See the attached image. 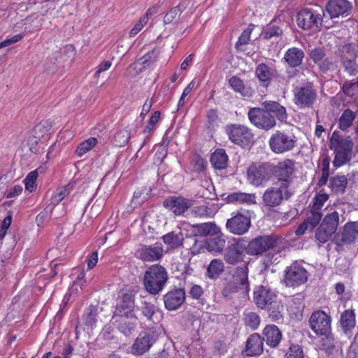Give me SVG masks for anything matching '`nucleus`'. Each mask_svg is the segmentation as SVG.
<instances>
[{
    "instance_id": "obj_21",
    "label": "nucleus",
    "mask_w": 358,
    "mask_h": 358,
    "mask_svg": "<svg viewBox=\"0 0 358 358\" xmlns=\"http://www.w3.org/2000/svg\"><path fill=\"white\" fill-rule=\"evenodd\" d=\"M192 205L191 200L181 196H171L164 201V206L176 215L184 213Z\"/></svg>"
},
{
    "instance_id": "obj_1",
    "label": "nucleus",
    "mask_w": 358,
    "mask_h": 358,
    "mask_svg": "<svg viewBox=\"0 0 358 358\" xmlns=\"http://www.w3.org/2000/svg\"><path fill=\"white\" fill-rule=\"evenodd\" d=\"M353 141L350 136H342L338 131H334L331 139L329 148L335 154L333 164L339 167L347 164L352 158Z\"/></svg>"
},
{
    "instance_id": "obj_4",
    "label": "nucleus",
    "mask_w": 358,
    "mask_h": 358,
    "mask_svg": "<svg viewBox=\"0 0 358 358\" xmlns=\"http://www.w3.org/2000/svg\"><path fill=\"white\" fill-rule=\"evenodd\" d=\"M339 223L338 211L328 213L315 231V238L320 243H327L336 231Z\"/></svg>"
},
{
    "instance_id": "obj_37",
    "label": "nucleus",
    "mask_w": 358,
    "mask_h": 358,
    "mask_svg": "<svg viewBox=\"0 0 358 358\" xmlns=\"http://www.w3.org/2000/svg\"><path fill=\"white\" fill-rule=\"evenodd\" d=\"M229 83L235 92L240 93L243 96L250 97L252 96L251 87L246 86L241 78L233 76L229 79Z\"/></svg>"
},
{
    "instance_id": "obj_39",
    "label": "nucleus",
    "mask_w": 358,
    "mask_h": 358,
    "mask_svg": "<svg viewBox=\"0 0 358 358\" xmlns=\"http://www.w3.org/2000/svg\"><path fill=\"white\" fill-rule=\"evenodd\" d=\"M228 157L223 149L216 150L211 155L210 162L216 169H224L227 167Z\"/></svg>"
},
{
    "instance_id": "obj_50",
    "label": "nucleus",
    "mask_w": 358,
    "mask_h": 358,
    "mask_svg": "<svg viewBox=\"0 0 358 358\" xmlns=\"http://www.w3.org/2000/svg\"><path fill=\"white\" fill-rule=\"evenodd\" d=\"M322 216V214L320 211L311 209L310 214L304 221L310 226V229H313L319 224Z\"/></svg>"
},
{
    "instance_id": "obj_24",
    "label": "nucleus",
    "mask_w": 358,
    "mask_h": 358,
    "mask_svg": "<svg viewBox=\"0 0 358 358\" xmlns=\"http://www.w3.org/2000/svg\"><path fill=\"white\" fill-rule=\"evenodd\" d=\"M264 339L258 334H252L248 338L245 352L248 356H258L263 352Z\"/></svg>"
},
{
    "instance_id": "obj_32",
    "label": "nucleus",
    "mask_w": 358,
    "mask_h": 358,
    "mask_svg": "<svg viewBox=\"0 0 358 358\" xmlns=\"http://www.w3.org/2000/svg\"><path fill=\"white\" fill-rule=\"evenodd\" d=\"M228 203L237 204H255L256 203V196L255 194H247L244 192H233L227 197Z\"/></svg>"
},
{
    "instance_id": "obj_35",
    "label": "nucleus",
    "mask_w": 358,
    "mask_h": 358,
    "mask_svg": "<svg viewBox=\"0 0 358 358\" xmlns=\"http://www.w3.org/2000/svg\"><path fill=\"white\" fill-rule=\"evenodd\" d=\"M213 238L206 242V248L209 252H220L225 247L226 240L224 235L221 232L213 235Z\"/></svg>"
},
{
    "instance_id": "obj_19",
    "label": "nucleus",
    "mask_w": 358,
    "mask_h": 358,
    "mask_svg": "<svg viewBox=\"0 0 358 358\" xmlns=\"http://www.w3.org/2000/svg\"><path fill=\"white\" fill-rule=\"evenodd\" d=\"M164 249L161 244L143 245L136 251V256L143 262H155L164 255Z\"/></svg>"
},
{
    "instance_id": "obj_16",
    "label": "nucleus",
    "mask_w": 358,
    "mask_h": 358,
    "mask_svg": "<svg viewBox=\"0 0 358 358\" xmlns=\"http://www.w3.org/2000/svg\"><path fill=\"white\" fill-rule=\"evenodd\" d=\"M297 24L303 29H318L322 24V17L320 13H315L311 10L303 9L298 13Z\"/></svg>"
},
{
    "instance_id": "obj_6",
    "label": "nucleus",
    "mask_w": 358,
    "mask_h": 358,
    "mask_svg": "<svg viewBox=\"0 0 358 358\" xmlns=\"http://www.w3.org/2000/svg\"><path fill=\"white\" fill-rule=\"evenodd\" d=\"M272 171L278 179V184L282 185L285 189L292 188L294 163L292 159H287L279 162Z\"/></svg>"
},
{
    "instance_id": "obj_58",
    "label": "nucleus",
    "mask_w": 358,
    "mask_h": 358,
    "mask_svg": "<svg viewBox=\"0 0 358 358\" xmlns=\"http://www.w3.org/2000/svg\"><path fill=\"white\" fill-rule=\"evenodd\" d=\"M325 337L322 338V347L324 350H331L336 347V342L334 336L331 333L324 335Z\"/></svg>"
},
{
    "instance_id": "obj_17",
    "label": "nucleus",
    "mask_w": 358,
    "mask_h": 358,
    "mask_svg": "<svg viewBox=\"0 0 358 358\" xmlns=\"http://www.w3.org/2000/svg\"><path fill=\"white\" fill-rule=\"evenodd\" d=\"M134 296L131 293H125L122 296V300L119 306H117L113 319L116 320L117 317L134 318V308H135Z\"/></svg>"
},
{
    "instance_id": "obj_63",
    "label": "nucleus",
    "mask_w": 358,
    "mask_h": 358,
    "mask_svg": "<svg viewBox=\"0 0 358 358\" xmlns=\"http://www.w3.org/2000/svg\"><path fill=\"white\" fill-rule=\"evenodd\" d=\"M180 10L178 7H175L171 8L164 16V23L170 24L171 23L174 19L180 14Z\"/></svg>"
},
{
    "instance_id": "obj_2",
    "label": "nucleus",
    "mask_w": 358,
    "mask_h": 358,
    "mask_svg": "<svg viewBox=\"0 0 358 358\" xmlns=\"http://www.w3.org/2000/svg\"><path fill=\"white\" fill-rule=\"evenodd\" d=\"M168 280V273L162 265L150 266L144 274V286L147 292L157 294L161 292Z\"/></svg>"
},
{
    "instance_id": "obj_38",
    "label": "nucleus",
    "mask_w": 358,
    "mask_h": 358,
    "mask_svg": "<svg viewBox=\"0 0 358 358\" xmlns=\"http://www.w3.org/2000/svg\"><path fill=\"white\" fill-rule=\"evenodd\" d=\"M163 242L171 249L178 248L182 245L184 236L180 231H172L164 235L162 237Z\"/></svg>"
},
{
    "instance_id": "obj_61",
    "label": "nucleus",
    "mask_w": 358,
    "mask_h": 358,
    "mask_svg": "<svg viewBox=\"0 0 358 358\" xmlns=\"http://www.w3.org/2000/svg\"><path fill=\"white\" fill-rule=\"evenodd\" d=\"M96 312L92 307H90L84 315L85 323L88 326H93L96 321Z\"/></svg>"
},
{
    "instance_id": "obj_44",
    "label": "nucleus",
    "mask_w": 358,
    "mask_h": 358,
    "mask_svg": "<svg viewBox=\"0 0 358 358\" xmlns=\"http://www.w3.org/2000/svg\"><path fill=\"white\" fill-rule=\"evenodd\" d=\"M243 316V322L247 327L254 330L259 326L261 320L257 313L252 311H245Z\"/></svg>"
},
{
    "instance_id": "obj_34",
    "label": "nucleus",
    "mask_w": 358,
    "mask_h": 358,
    "mask_svg": "<svg viewBox=\"0 0 358 358\" xmlns=\"http://www.w3.org/2000/svg\"><path fill=\"white\" fill-rule=\"evenodd\" d=\"M358 238V221L347 222L343 228L341 241L345 243H351Z\"/></svg>"
},
{
    "instance_id": "obj_53",
    "label": "nucleus",
    "mask_w": 358,
    "mask_h": 358,
    "mask_svg": "<svg viewBox=\"0 0 358 358\" xmlns=\"http://www.w3.org/2000/svg\"><path fill=\"white\" fill-rule=\"evenodd\" d=\"M282 34V30L277 26L269 24L263 31L262 36L265 39H270L273 36H279Z\"/></svg>"
},
{
    "instance_id": "obj_48",
    "label": "nucleus",
    "mask_w": 358,
    "mask_h": 358,
    "mask_svg": "<svg viewBox=\"0 0 358 358\" xmlns=\"http://www.w3.org/2000/svg\"><path fill=\"white\" fill-rule=\"evenodd\" d=\"M136 308L141 310L143 315L148 320H152V317L157 309L154 304L146 301H142V306H137Z\"/></svg>"
},
{
    "instance_id": "obj_31",
    "label": "nucleus",
    "mask_w": 358,
    "mask_h": 358,
    "mask_svg": "<svg viewBox=\"0 0 358 358\" xmlns=\"http://www.w3.org/2000/svg\"><path fill=\"white\" fill-rule=\"evenodd\" d=\"M357 116V112H354L350 108L345 109L338 120V127L341 131H348L353 125Z\"/></svg>"
},
{
    "instance_id": "obj_51",
    "label": "nucleus",
    "mask_w": 358,
    "mask_h": 358,
    "mask_svg": "<svg viewBox=\"0 0 358 358\" xmlns=\"http://www.w3.org/2000/svg\"><path fill=\"white\" fill-rule=\"evenodd\" d=\"M75 187V182H71L69 184H67L66 186L62 187L58 193H57L55 196L54 199L55 201L57 203L60 202L62 201L66 196L69 195L72 191L73 190Z\"/></svg>"
},
{
    "instance_id": "obj_59",
    "label": "nucleus",
    "mask_w": 358,
    "mask_h": 358,
    "mask_svg": "<svg viewBox=\"0 0 358 358\" xmlns=\"http://www.w3.org/2000/svg\"><path fill=\"white\" fill-rule=\"evenodd\" d=\"M160 118V113L159 111L155 112V113L150 118L147 126L145 127L143 132L150 133L153 131L155 124Z\"/></svg>"
},
{
    "instance_id": "obj_25",
    "label": "nucleus",
    "mask_w": 358,
    "mask_h": 358,
    "mask_svg": "<svg viewBox=\"0 0 358 358\" xmlns=\"http://www.w3.org/2000/svg\"><path fill=\"white\" fill-rule=\"evenodd\" d=\"M220 227L213 222H205L192 226V233L195 236H207L219 234Z\"/></svg>"
},
{
    "instance_id": "obj_64",
    "label": "nucleus",
    "mask_w": 358,
    "mask_h": 358,
    "mask_svg": "<svg viewBox=\"0 0 358 358\" xmlns=\"http://www.w3.org/2000/svg\"><path fill=\"white\" fill-rule=\"evenodd\" d=\"M146 17H141L139 21L134 25L133 29L130 31L129 35L131 37L136 36L140 31L142 30L143 27L148 22L146 21Z\"/></svg>"
},
{
    "instance_id": "obj_13",
    "label": "nucleus",
    "mask_w": 358,
    "mask_h": 358,
    "mask_svg": "<svg viewBox=\"0 0 358 358\" xmlns=\"http://www.w3.org/2000/svg\"><path fill=\"white\" fill-rule=\"evenodd\" d=\"M226 131L231 142L239 145H247L251 143L253 138L250 130L243 125L233 124L228 126Z\"/></svg>"
},
{
    "instance_id": "obj_47",
    "label": "nucleus",
    "mask_w": 358,
    "mask_h": 358,
    "mask_svg": "<svg viewBox=\"0 0 358 358\" xmlns=\"http://www.w3.org/2000/svg\"><path fill=\"white\" fill-rule=\"evenodd\" d=\"M97 143V139L96 138H90L83 142H82L76 149V154L78 156L81 157L92 148H94Z\"/></svg>"
},
{
    "instance_id": "obj_8",
    "label": "nucleus",
    "mask_w": 358,
    "mask_h": 358,
    "mask_svg": "<svg viewBox=\"0 0 358 358\" xmlns=\"http://www.w3.org/2000/svg\"><path fill=\"white\" fill-rule=\"evenodd\" d=\"M294 101L299 108H311L315 103L317 95L316 90L311 84L296 87L294 90Z\"/></svg>"
},
{
    "instance_id": "obj_40",
    "label": "nucleus",
    "mask_w": 358,
    "mask_h": 358,
    "mask_svg": "<svg viewBox=\"0 0 358 358\" xmlns=\"http://www.w3.org/2000/svg\"><path fill=\"white\" fill-rule=\"evenodd\" d=\"M224 270V265L222 260L220 259H214L209 264L206 275L213 280H215L222 273Z\"/></svg>"
},
{
    "instance_id": "obj_22",
    "label": "nucleus",
    "mask_w": 358,
    "mask_h": 358,
    "mask_svg": "<svg viewBox=\"0 0 358 358\" xmlns=\"http://www.w3.org/2000/svg\"><path fill=\"white\" fill-rule=\"evenodd\" d=\"M185 299V292L182 289L169 291L164 296L165 307L169 310L179 308Z\"/></svg>"
},
{
    "instance_id": "obj_9",
    "label": "nucleus",
    "mask_w": 358,
    "mask_h": 358,
    "mask_svg": "<svg viewBox=\"0 0 358 358\" xmlns=\"http://www.w3.org/2000/svg\"><path fill=\"white\" fill-rule=\"evenodd\" d=\"M271 171V166L268 164H252L248 169V180L252 185L260 186L268 180Z\"/></svg>"
},
{
    "instance_id": "obj_30",
    "label": "nucleus",
    "mask_w": 358,
    "mask_h": 358,
    "mask_svg": "<svg viewBox=\"0 0 358 358\" xmlns=\"http://www.w3.org/2000/svg\"><path fill=\"white\" fill-rule=\"evenodd\" d=\"M304 57L303 51L298 48H289L285 54L284 59L291 67H296L301 64Z\"/></svg>"
},
{
    "instance_id": "obj_3",
    "label": "nucleus",
    "mask_w": 358,
    "mask_h": 358,
    "mask_svg": "<svg viewBox=\"0 0 358 358\" xmlns=\"http://www.w3.org/2000/svg\"><path fill=\"white\" fill-rule=\"evenodd\" d=\"M269 146L276 154H282L292 150L296 143V136L290 133L276 131L270 137Z\"/></svg>"
},
{
    "instance_id": "obj_18",
    "label": "nucleus",
    "mask_w": 358,
    "mask_h": 358,
    "mask_svg": "<svg viewBox=\"0 0 358 358\" xmlns=\"http://www.w3.org/2000/svg\"><path fill=\"white\" fill-rule=\"evenodd\" d=\"M276 299L278 296L275 292L266 287L259 286L254 291V301L262 309L271 306Z\"/></svg>"
},
{
    "instance_id": "obj_52",
    "label": "nucleus",
    "mask_w": 358,
    "mask_h": 358,
    "mask_svg": "<svg viewBox=\"0 0 358 358\" xmlns=\"http://www.w3.org/2000/svg\"><path fill=\"white\" fill-rule=\"evenodd\" d=\"M341 52L342 60L343 58L345 57L352 59H356L358 57V47L352 44L345 45L342 47Z\"/></svg>"
},
{
    "instance_id": "obj_49",
    "label": "nucleus",
    "mask_w": 358,
    "mask_h": 358,
    "mask_svg": "<svg viewBox=\"0 0 358 358\" xmlns=\"http://www.w3.org/2000/svg\"><path fill=\"white\" fill-rule=\"evenodd\" d=\"M38 178V172L36 170L31 171L26 176L24 182L25 185V188L30 192H34L36 187V179Z\"/></svg>"
},
{
    "instance_id": "obj_36",
    "label": "nucleus",
    "mask_w": 358,
    "mask_h": 358,
    "mask_svg": "<svg viewBox=\"0 0 358 358\" xmlns=\"http://www.w3.org/2000/svg\"><path fill=\"white\" fill-rule=\"evenodd\" d=\"M116 322H120L118 329L126 336H129L136 329L137 324L138 317L135 315L134 318L117 317L115 320Z\"/></svg>"
},
{
    "instance_id": "obj_42",
    "label": "nucleus",
    "mask_w": 358,
    "mask_h": 358,
    "mask_svg": "<svg viewBox=\"0 0 358 358\" xmlns=\"http://www.w3.org/2000/svg\"><path fill=\"white\" fill-rule=\"evenodd\" d=\"M266 308H268L269 313L268 315L272 321H278L282 318L284 307L278 299H276L275 301Z\"/></svg>"
},
{
    "instance_id": "obj_20",
    "label": "nucleus",
    "mask_w": 358,
    "mask_h": 358,
    "mask_svg": "<svg viewBox=\"0 0 358 358\" xmlns=\"http://www.w3.org/2000/svg\"><path fill=\"white\" fill-rule=\"evenodd\" d=\"M326 10L331 18L348 15L352 10V4L348 0H330Z\"/></svg>"
},
{
    "instance_id": "obj_10",
    "label": "nucleus",
    "mask_w": 358,
    "mask_h": 358,
    "mask_svg": "<svg viewBox=\"0 0 358 358\" xmlns=\"http://www.w3.org/2000/svg\"><path fill=\"white\" fill-rule=\"evenodd\" d=\"M250 122L258 128L269 130L276 124L273 115L266 112L264 108H253L248 112Z\"/></svg>"
},
{
    "instance_id": "obj_26",
    "label": "nucleus",
    "mask_w": 358,
    "mask_h": 358,
    "mask_svg": "<svg viewBox=\"0 0 358 358\" xmlns=\"http://www.w3.org/2000/svg\"><path fill=\"white\" fill-rule=\"evenodd\" d=\"M264 340L271 347H276L280 343L282 334L279 329L274 324L267 325L263 331Z\"/></svg>"
},
{
    "instance_id": "obj_15",
    "label": "nucleus",
    "mask_w": 358,
    "mask_h": 358,
    "mask_svg": "<svg viewBox=\"0 0 358 358\" xmlns=\"http://www.w3.org/2000/svg\"><path fill=\"white\" fill-rule=\"evenodd\" d=\"M308 279V272L300 264L295 262L287 268L285 282L287 286H299Z\"/></svg>"
},
{
    "instance_id": "obj_11",
    "label": "nucleus",
    "mask_w": 358,
    "mask_h": 358,
    "mask_svg": "<svg viewBox=\"0 0 358 358\" xmlns=\"http://www.w3.org/2000/svg\"><path fill=\"white\" fill-rule=\"evenodd\" d=\"M309 322L311 329L318 336L331 333V317L322 310L314 312Z\"/></svg>"
},
{
    "instance_id": "obj_27",
    "label": "nucleus",
    "mask_w": 358,
    "mask_h": 358,
    "mask_svg": "<svg viewBox=\"0 0 358 358\" xmlns=\"http://www.w3.org/2000/svg\"><path fill=\"white\" fill-rule=\"evenodd\" d=\"M255 73L262 85L267 87L271 79L275 76L276 71L265 64H260L257 66Z\"/></svg>"
},
{
    "instance_id": "obj_33",
    "label": "nucleus",
    "mask_w": 358,
    "mask_h": 358,
    "mask_svg": "<svg viewBox=\"0 0 358 358\" xmlns=\"http://www.w3.org/2000/svg\"><path fill=\"white\" fill-rule=\"evenodd\" d=\"M264 110L268 113H273L275 116L280 121L287 119V113L285 107L275 101H266L262 103Z\"/></svg>"
},
{
    "instance_id": "obj_56",
    "label": "nucleus",
    "mask_w": 358,
    "mask_h": 358,
    "mask_svg": "<svg viewBox=\"0 0 358 358\" xmlns=\"http://www.w3.org/2000/svg\"><path fill=\"white\" fill-rule=\"evenodd\" d=\"M309 55L310 59H313L315 64H319L325 57V52L322 48H317L310 50Z\"/></svg>"
},
{
    "instance_id": "obj_46",
    "label": "nucleus",
    "mask_w": 358,
    "mask_h": 358,
    "mask_svg": "<svg viewBox=\"0 0 358 358\" xmlns=\"http://www.w3.org/2000/svg\"><path fill=\"white\" fill-rule=\"evenodd\" d=\"M130 138V131L127 128L121 129L115 133L113 138V144L117 147L126 145Z\"/></svg>"
},
{
    "instance_id": "obj_23",
    "label": "nucleus",
    "mask_w": 358,
    "mask_h": 358,
    "mask_svg": "<svg viewBox=\"0 0 358 358\" xmlns=\"http://www.w3.org/2000/svg\"><path fill=\"white\" fill-rule=\"evenodd\" d=\"M155 343L153 336L149 334H140L135 340L131 351L133 354L141 355L148 351Z\"/></svg>"
},
{
    "instance_id": "obj_41",
    "label": "nucleus",
    "mask_w": 358,
    "mask_h": 358,
    "mask_svg": "<svg viewBox=\"0 0 358 358\" xmlns=\"http://www.w3.org/2000/svg\"><path fill=\"white\" fill-rule=\"evenodd\" d=\"M347 184L348 180L345 176H336L330 178L329 186L335 193H343L347 187Z\"/></svg>"
},
{
    "instance_id": "obj_55",
    "label": "nucleus",
    "mask_w": 358,
    "mask_h": 358,
    "mask_svg": "<svg viewBox=\"0 0 358 358\" xmlns=\"http://www.w3.org/2000/svg\"><path fill=\"white\" fill-rule=\"evenodd\" d=\"M329 196L327 194H319L315 198L311 209L320 211L324 204L327 201Z\"/></svg>"
},
{
    "instance_id": "obj_60",
    "label": "nucleus",
    "mask_w": 358,
    "mask_h": 358,
    "mask_svg": "<svg viewBox=\"0 0 358 358\" xmlns=\"http://www.w3.org/2000/svg\"><path fill=\"white\" fill-rule=\"evenodd\" d=\"M48 127L49 125L47 122H41L36 124L34 129L35 137L38 138L43 137L48 132Z\"/></svg>"
},
{
    "instance_id": "obj_62",
    "label": "nucleus",
    "mask_w": 358,
    "mask_h": 358,
    "mask_svg": "<svg viewBox=\"0 0 358 358\" xmlns=\"http://www.w3.org/2000/svg\"><path fill=\"white\" fill-rule=\"evenodd\" d=\"M252 30L253 26H250L245 30H244L241 36L239 37L237 44L241 45H246L250 41V35Z\"/></svg>"
},
{
    "instance_id": "obj_43",
    "label": "nucleus",
    "mask_w": 358,
    "mask_h": 358,
    "mask_svg": "<svg viewBox=\"0 0 358 358\" xmlns=\"http://www.w3.org/2000/svg\"><path fill=\"white\" fill-rule=\"evenodd\" d=\"M341 324L345 331L349 330L355 326V314L352 310H346L341 317Z\"/></svg>"
},
{
    "instance_id": "obj_54",
    "label": "nucleus",
    "mask_w": 358,
    "mask_h": 358,
    "mask_svg": "<svg viewBox=\"0 0 358 358\" xmlns=\"http://www.w3.org/2000/svg\"><path fill=\"white\" fill-rule=\"evenodd\" d=\"M239 291H243V289L231 280L227 283L222 293L224 297H229L232 294Z\"/></svg>"
},
{
    "instance_id": "obj_45",
    "label": "nucleus",
    "mask_w": 358,
    "mask_h": 358,
    "mask_svg": "<svg viewBox=\"0 0 358 358\" xmlns=\"http://www.w3.org/2000/svg\"><path fill=\"white\" fill-rule=\"evenodd\" d=\"M356 59L343 57L342 60V68L344 71L350 76H356L358 73V64Z\"/></svg>"
},
{
    "instance_id": "obj_29",
    "label": "nucleus",
    "mask_w": 358,
    "mask_h": 358,
    "mask_svg": "<svg viewBox=\"0 0 358 358\" xmlns=\"http://www.w3.org/2000/svg\"><path fill=\"white\" fill-rule=\"evenodd\" d=\"M232 280L243 289V292H248L250 285L248 267H237L233 275Z\"/></svg>"
},
{
    "instance_id": "obj_28",
    "label": "nucleus",
    "mask_w": 358,
    "mask_h": 358,
    "mask_svg": "<svg viewBox=\"0 0 358 358\" xmlns=\"http://www.w3.org/2000/svg\"><path fill=\"white\" fill-rule=\"evenodd\" d=\"M217 210L216 206L213 203H206L192 208V214L194 217L201 218H210L214 217Z\"/></svg>"
},
{
    "instance_id": "obj_5",
    "label": "nucleus",
    "mask_w": 358,
    "mask_h": 358,
    "mask_svg": "<svg viewBox=\"0 0 358 358\" xmlns=\"http://www.w3.org/2000/svg\"><path fill=\"white\" fill-rule=\"evenodd\" d=\"M282 243V238L276 236H261L252 239L246 247V252L250 255H260L269 249L274 248Z\"/></svg>"
},
{
    "instance_id": "obj_12",
    "label": "nucleus",
    "mask_w": 358,
    "mask_h": 358,
    "mask_svg": "<svg viewBox=\"0 0 358 358\" xmlns=\"http://www.w3.org/2000/svg\"><path fill=\"white\" fill-rule=\"evenodd\" d=\"M246 246L244 241L241 239H234L229 243L224 253V260L227 264L236 265L243 261L244 251Z\"/></svg>"
},
{
    "instance_id": "obj_57",
    "label": "nucleus",
    "mask_w": 358,
    "mask_h": 358,
    "mask_svg": "<svg viewBox=\"0 0 358 358\" xmlns=\"http://www.w3.org/2000/svg\"><path fill=\"white\" fill-rule=\"evenodd\" d=\"M286 355L287 358H304L302 348L298 345L290 346Z\"/></svg>"
},
{
    "instance_id": "obj_14",
    "label": "nucleus",
    "mask_w": 358,
    "mask_h": 358,
    "mask_svg": "<svg viewBox=\"0 0 358 358\" xmlns=\"http://www.w3.org/2000/svg\"><path fill=\"white\" fill-rule=\"evenodd\" d=\"M250 225V217L248 213H238L231 218L228 219L226 227L229 232L234 234L243 235L249 230Z\"/></svg>"
},
{
    "instance_id": "obj_7",
    "label": "nucleus",
    "mask_w": 358,
    "mask_h": 358,
    "mask_svg": "<svg viewBox=\"0 0 358 358\" xmlns=\"http://www.w3.org/2000/svg\"><path fill=\"white\" fill-rule=\"evenodd\" d=\"M294 194L293 188H285L278 183L275 186L268 188L263 195V202L266 206H279L283 199H288Z\"/></svg>"
}]
</instances>
